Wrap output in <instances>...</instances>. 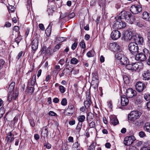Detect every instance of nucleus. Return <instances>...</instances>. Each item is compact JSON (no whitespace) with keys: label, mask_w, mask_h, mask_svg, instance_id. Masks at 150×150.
I'll return each mask as SVG.
<instances>
[{"label":"nucleus","mask_w":150,"mask_h":150,"mask_svg":"<svg viewBox=\"0 0 150 150\" xmlns=\"http://www.w3.org/2000/svg\"><path fill=\"white\" fill-rule=\"evenodd\" d=\"M135 55V58L137 61H144L146 59V55L143 53H140L138 54L137 53Z\"/></svg>","instance_id":"obj_12"},{"label":"nucleus","mask_w":150,"mask_h":150,"mask_svg":"<svg viewBox=\"0 0 150 150\" xmlns=\"http://www.w3.org/2000/svg\"><path fill=\"white\" fill-rule=\"evenodd\" d=\"M139 135L140 137H143L145 136V134L144 132L141 131L139 132Z\"/></svg>","instance_id":"obj_56"},{"label":"nucleus","mask_w":150,"mask_h":150,"mask_svg":"<svg viewBox=\"0 0 150 150\" xmlns=\"http://www.w3.org/2000/svg\"><path fill=\"white\" fill-rule=\"evenodd\" d=\"M140 150H150V147H143Z\"/></svg>","instance_id":"obj_62"},{"label":"nucleus","mask_w":150,"mask_h":150,"mask_svg":"<svg viewBox=\"0 0 150 150\" xmlns=\"http://www.w3.org/2000/svg\"><path fill=\"white\" fill-rule=\"evenodd\" d=\"M135 139L134 137L133 136L127 137L124 139V144L126 146H129L132 144Z\"/></svg>","instance_id":"obj_7"},{"label":"nucleus","mask_w":150,"mask_h":150,"mask_svg":"<svg viewBox=\"0 0 150 150\" xmlns=\"http://www.w3.org/2000/svg\"><path fill=\"white\" fill-rule=\"evenodd\" d=\"M41 53L43 54L48 53L47 47L43 46L41 50Z\"/></svg>","instance_id":"obj_40"},{"label":"nucleus","mask_w":150,"mask_h":150,"mask_svg":"<svg viewBox=\"0 0 150 150\" xmlns=\"http://www.w3.org/2000/svg\"><path fill=\"white\" fill-rule=\"evenodd\" d=\"M85 119V117L84 115H80L77 117V119L79 122H84Z\"/></svg>","instance_id":"obj_30"},{"label":"nucleus","mask_w":150,"mask_h":150,"mask_svg":"<svg viewBox=\"0 0 150 150\" xmlns=\"http://www.w3.org/2000/svg\"><path fill=\"white\" fill-rule=\"evenodd\" d=\"M105 61V58L103 55H101L100 57V61L101 63Z\"/></svg>","instance_id":"obj_63"},{"label":"nucleus","mask_w":150,"mask_h":150,"mask_svg":"<svg viewBox=\"0 0 150 150\" xmlns=\"http://www.w3.org/2000/svg\"><path fill=\"white\" fill-rule=\"evenodd\" d=\"M15 86V83L14 82H12L11 84L9 85V87L8 88L9 91V92L10 93L14 89Z\"/></svg>","instance_id":"obj_32"},{"label":"nucleus","mask_w":150,"mask_h":150,"mask_svg":"<svg viewBox=\"0 0 150 150\" xmlns=\"http://www.w3.org/2000/svg\"><path fill=\"white\" fill-rule=\"evenodd\" d=\"M91 101L89 99L84 102V105L86 107V109H89L91 105Z\"/></svg>","instance_id":"obj_27"},{"label":"nucleus","mask_w":150,"mask_h":150,"mask_svg":"<svg viewBox=\"0 0 150 150\" xmlns=\"http://www.w3.org/2000/svg\"><path fill=\"white\" fill-rule=\"evenodd\" d=\"M142 38L141 35L136 32L126 31L123 33L122 38Z\"/></svg>","instance_id":"obj_3"},{"label":"nucleus","mask_w":150,"mask_h":150,"mask_svg":"<svg viewBox=\"0 0 150 150\" xmlns=\"http://www.w3.org/2000/svg\"><path fill=\"white\" fill-rule=\"evenodd\" d=\"M66 40L64 38H56L55 42L59 44L65 41Z\"/></svg>","instance_id":"obj_41"},{"label":"nucleus","mask_w":150,"mask_h":150,"mask_svg":"<svg viewBox=\"0 0 150 150\" xmlns=\"http://www.w3.org/2000/svg\"><path fill=\"white\" fill-rule=\"evenodd\" d=\"M124 55L123 54L122 52H118L116 54L115 58L116 59L120 61L124 57Z\"/></svg>","instance_id":"obj_25"},{"label":"nucleus","mask_w":150,"mask_h":150,"mask_svg":"<svg viewBox=\"0 0 150 150\" xmlns=\"http://www.w3.org/2000/svg\"><path fill=\"white\" fill-rule=\"evenodd\" d=\"M34 91V88L33 87H28L27 89L26 90V92L28 93H33Z\"/></svg>","instance_id":"obj_36"},{"label":"nucleus","mask_w":150,"mask_h":150,"mask_svg":"<svg viewBox=\"0 0 150 150\" xmlns=\"http://www.w3.org/2000/svg\"><path fill=\"white\" fill-rule=\"evenodd\" d=\"M123 80L126 83H128L129 82V79L127 77H125V76H124L123 77Z\"/></svg>","instance_id":"obj_55"},{"label":"nucleus","mask_w":150,"mask_h":150,"mask_svg":"<svg viewBox=\"0 0 150 150\" xmlns=\"http://www.w3.org/2000/svg\"><path fill=\"white\" fill-rule=\"evenodd\" d=\"M14 134H13L11 132L8 133L6 139L7 143H10L13 141L14 139Z\"/></svg>","instance_id":"obj_18"},{"label":"nucleus","mask_w":150,"mask_h":150,"mask_svg":"<svg viewBox=\"0 0 150 150\" xmlns=\"http://www.w3.org/2000/svg\"><path fill=\"white\" fill-rule=\"evenodd\" d=\"M39 27L42 30H44L45 29V28L43 25L42 24H39Z\"/></svg>","instance_id":"obj_60"},{"label":"nucleus","mask_w":150,"mask_h":150,"mask_svg":"<svg viewBox=\"0 0 150 150\" xmlns=\"http://www.w3.org/2000/svg\"><path fill=\"white\" fill-rule=\"evenodd\" d=\"M92 81H95L96 80H99L98 77L96 73H93L92 74Z\"/></svg>","instance_id":"obj_34"},{"label":"nucleus","mask_w":150,"mask_h":150,"mask_svg":"<svg viewBox=\"0 0 150 150\" xmlns=\"http://www.w3.org/2000/svg\"><path fill=\"white\" fill-rule=\"evenodd\" d=\"M110 48L112 51H117L120 50V46L116 42L111 43L110 44Z\"/></svg>","instance_id":"obj_14"},{"label":"nucleus","mask_w":150,"mask_h":150,"mask_svg":"<svg viewBox=\"0 0 150 150\" xmlns=\"http://www.w3.org/2000/svg\"><path fill=\"white\" fill-rule=\"evenodd\" d=\"M77 46V43L76 42H75L72 45L71 48L73 50H74L76 47Z\"/></svg>","instance_id":"obj_54"},{"label":"nucleus","mask_w":150,"mask_h":150,"mask_svg":"<svg viewBox=\"0 0 150 150\" xmlns=\"http://www.w3.org/2000/svg\"><path fill=\"white\" fill-rule=\"evenodd\" d=\"M110 35L111 38H120L121 33L119 31L115 30L112 32Z\"/></svg>","instance_id":"obj_19"},{"label":"nucleus","mask_w":150,"mask_h":150,"mask_svg":"<svg viewBox=\"0 0 150 150\" xmlns=\"http://www.w3.org/2000/svg\"><path fill=\"white\" fill-rule=\"evenodd\" d=\"M59 89L60 92L62 93H64L66 91V88L62 85L59 86Z\"/></svg>","instance_id":"obj_39"},{"label":"nucleus","mask_w":150,"mask_h":150,"mask_svg":"<svg viewBox=\"0 0 150 150\" xmlns=\"http://www.w3.org/2000/svg\"><path fill=\"white\" fill-rule=\"evenodd\" d=\"M142 5L140 3L132 5L130 7V11L133 14H137L142 11Z\"/></svg>","instance_id":"obj_2"},{"label":"nucleus","mask_w":150,"mask_h":150,"mask_svg":"<svg viewBox=\"0 0 150 150\" xmlns=\"http://www.w3.org/2000/svg\"><path fill=\"white\" fill-rule=\"evenodd\" d=\"M36 75H34L33 76L31 82V84L32 86H33L34 85L35 83V82L36 81Z\"/></svg>","instance_id":"obj_42"},{"label":"nucleus","mask_w":150,"mask_h":150,"mask_svg":"<svg viewBox=\"0 0 150 150\" xmlns=\"http://www.w3.org/2000/svg\"><path fill=\"white\" fill-rule=\"evenodd\" d=\"M23 52L22 51H21L19 52L18 53L17 57H16V58L17 59H19L22 56V54H23Z\"/></svg>","instance_id":"obj_59"},{"label":"nucleus","mask_w":150,"mask_h":150,"mask_svg":"<svg viewBox=\"0 0 150 150\" xmlns=\"http://www.w3.org/2000/svg\"><path fill=\"white\" fill-rule=\"evenodd\" d=\"M120 62L122 65H125L127 64L129 62V61L128 59L124 56V57L120 61Z\"/></svg>","instance_id":"obj_22"},{"label":"nucleus","mask_w":150,"mask_h":150,"mask_svg":"<svg viewBox=\"0 0 150 150\" xmlns=\"http://www.w3.org/2000/svg\"><path fill=\"white\" fill-rule=\"evenodd\" d=\"M130 13L129 12H127L125 11H123L121 12L119 14V16L116 17H118L119 19H128Z\"/></svg>","instance_id":"obj_10"},{"label":"nucleus","mask_w":150,"mask_h":150,"mask_svg":"<svg viewBox=\"0 0 150 150\" xmlns=\"http://www.w3.org/2000/svg\"><path fill=\"white\" fill-rule=\"evenodd\" d=\"M79 61L75 58H72L70 61L71 64H75L78 62Z\"/></svg>","instance_id":"obj_37"},{"label":"nucleus","mask_w":150,"mask_h":150,"mask_svg":"<svg viewBox=\"0 0 150 150\" xmlns=\"http://www.w3.org/2000/svg\"><path fill=\"white\" fill-rule=\"evenodd\" d=\"M113 20V21L111 22V23L112 28L114 29L118 30L123 28L126 26V23L118 18V17H116Z\"/></svg>","instance_id":"obj_1"},{"label":"nucleus","mask_w":150,"mask_h":150,"mask_svg":"<svg viewBox=\"0 0 150 150\" xmlns=\"http://www.w3.org/2000/svg\"><path fill=\"white\" fill-rule=\"evenodd\" d=\"M134 43L137 45H142L144 43L143 38H134Z\"/></svg>","instance_id":"obj_24"},{"label":"nucleus","mask_w":150,"mask_h":150,"mask_svg":"<svg viewBox=\"0 0 150 150\" xmlns=\"http://www.w3.org/2000/svg\"><path fill=\"white\" fill-rule=\"evenodd\" d=\"M140 63L139 62H136L132 63V70L139 71L141 69V66L139 65Z\"/></svg>","instance_id":"obj_20"},{"label":"nucleus","mask_w":150,"mask_h":150,"mask_svg":"<svg viewBox=\"0 0 150 150\" xmlns=\"http://www.w3.org/2000/svg\"><path fill=\"white\" fill-rule=\"evenodd\" d=\"M129 50L131 53L135 55L137 54L139 50V47L134 42H131L129 45Z\"/></svg>","instance_id":"obj_5"},{"label":"nucleus","mask_w":150,"mask_h":150,"mask_svg":"<svg viewBox=\"0 0 150 150\" xmlns=\"http://www.w3.org/2000/svg\"><path fill=\"white\" fill-rule=\"evenodd\" d=\"M86 55L88 57H91L93 56L91 51H89L86 54Z\"/></svg>","instance_id":"obj_61"},{"label":"nucleus","mask_w":150,"mask_h":150,"mask_svg":"<svg viewBox=\"0 0 150 150\" xmlns=\"http://www.w3.org/2000/svg\"><path fill=\"white\" fill-rule=\"evenodd\" d=\"M64 62V59H61L59 61V63L61 65H63Z\"/></svg>","instance_id":"obj_64"},{"label":"nucleus","mask_w":150,"mask_h":150,"mask_svg":"<svg viewBox=\"0 0 150 150\" xmlns=\"http://www.w3.org/2000/svg\"><path fill=\"white\" fill-rule=\"evenodd\" d=\"M82 122H79L77 127L76 128V129L77 131L79 132L80 131L81 128L82 127Z\"/></svg>","instance_id":"obj_38"},{"label":"nucleus","mask_w":150,"mask_h":150,"mask_svg":"<svg viewBox=\"0 0 150 150\" xmlns=\"http://www.w3.org/2000/svg\"><path fill=\"white\" fill-rule=\"evenodd\" d=\"M99 83V80L92 81L91 84L93 88L96 89H98Z\"/></svg>","instance_id":"obj_23"},{"label":"nucleus","mask_w":150,"mask_h":150,"mask_svg":"<svg viewBox=\"0 0 150 150\" xmlns=\"http://www.w3.org/2000/svg\"><path fill=\"white\" fill-rule=\"evenodd\" d=\"M48 27L45 30V33L46 34V35L49 37L51 33V30H50V28H49Z\"/></svg>","instance_id":"obj_43"},{"label":"nucleus","mask_w":150,"mask_h":150,"mask_svg":"<svg viewBox=\"0 0 150 150\" xmlns=\"http://www.w3.org/2000/svg\"><path fill=\"white\" fill-rule=\"evenodd\" d=\"M110 122L114 125H117L118 123V121L115 116H111L110 117Z\"/></svg>","instance_id":"obj_21"},{"label":"nucleus","mask_w":150,"mask_h":150,"mask_svg":"<svg viewBox=\"0 0 150 150\" xmlns=\"http://www.w3.org/2000/svg\"><path fill=\"white\" fill-rule=\"evenodd\" d=\"M38 38H34L32 44V48L33 51H36L38 48Z\"/></svg>","instance_id":"obj_13"},{"label":"nucleus","mask_w":150,"mask_h":150,"mask_svg":"<svg viewBox=\"0 0 150 150\" xmlns=\"http://www.w3.org/2000/svg\"><path fill=\"white\" fill-rule=\"evenodd\" d=\"M8 9L12 12H13L15 11L14 7L12 6H11L9 7Z\"/></svg>","instance_id":"obj_57"},{"label":"nucleus","mask_w":150,"mask_h":150,"mask_svg":"<svg viewBox=\"0 0 150 150\" xmlns=\"http://www.w3.org/2000/svg\"><path fill=\"white\" fill-rule=\"evenodd\" d=\"M127 19L129 20V22L131 24L133 23L135 20V18L134 16H132V14L130 13L129 15V17Z\"/></svg>","instance_id":"obj_28"},{"label":"nucleus","mask_w":150,"mask_h":150,"mask_svg":"<svg viewBox=\"0 0 150 150\" xmlns=\"http://www.w3.org/2000/svg\"><path fill=\"white\" fill-rule=\"evenodd\" d=\"M135 89L139 92H142L146 88L145 84L139 81L137 82L135 85Z\"/></svg>","instance_id":"obj_8"},{"label":"nucleus","mask_w":150,"mask_h":150,"mask_svg":"<svg viewBox=\"0 0 150 150\" xmlns=\"http://www.w3.org/2000/svg\"><path fill=\"white\" fill-rule=\"evenodd\" d=\"M144 129L146 131L150 132V123H146L144 127Z\"/></svg>","instance_id":"obj_31"},{"label":"nucleus","mask_w":150,"mask_h":150,"mask_svg":"<svg viewBox=\"0 0 150 150\" xmlns=\"http://www.w3.org/2000/svg\"><path fill=\"white\" fill-rule=\"evenodd\" d=\"M142 76L143 80H149L150 79V71L147 70L144 71Z\"/></svg>","instance_id":"obj_17"},{"label":"nucleus","mask_w":150,"mask_h":150,"mask_svg":"<svg viewBox=\"0 0 150 150\" xmlns=\"http://www.w3.org/2000/svg\"><path fill=\"white\" fill-rule=\"evenodd\" d=\"M142 18L146 21L150 22V13L146 11H144L142 15Z\"/></svg>","instance_id":"obj_15"},{"label":"nucleus","mask_w":150,"mask_h":150,"mask_svg":"<svg viewBox=\"0 0 150 150\" xmlns=\"http://www.w3.org/2000/svg\"><path fill=\"white\" fill-rule=\"evenodd\" d=\"M142 99L141 96H137L135 100V104H140L142 102Z\"/></svg>","instance_id":"obj_26"},{"label":"nucleus","mask_w":150,"mask_h":150,"mask_svg":"<svg viewBox=\"0 0 150 150\" xmlns=\"http://www.w3.org/2000/svg\"><path fill=\"white\" fill-rule=\"evenodd\" d=\"M67 103V100L66 98H63L61 101V104L63 106L66 105Z\"/></svg>","instance_id":"obj_46"},{"label":"nucleus","mask_w":150,"mask_h":150,"mask_svg":"<svg viewBox=\"0 0 150 150\" xmlns=\"http://www.w3.org/2000/svg\"><path fill=\"white\" fill-rule=\"evenodd\" d=\"M133 121V124L135 126H139L141 125V123L139 122L138 120H132Z\"/></svg>","instance_id":"obj_44"},{"label":"nucleus","mask_w":150,"mask_h":150,"mask_svg":"<svg viewBox=\"0 0 150 150\" xmlns=\"http://www.w3.org/2000/svg\"><path fill=\"white\" fill-rule=\"evenodd\" d=\"M75 15V14L73 12L69 14L67 13H65V17L68 18L69 19H71L74 18V17Z\"/></svg>","instance_id":"obj_33"},{"label":"nucleus","mask_w":150,"mask_h":150,"mask_svg":"<svg viewBox=\"0 0 150 150\" xmlns=\"http://www.w3.org/2000/svg\"><path fill=\"white\" fill-rule=\"evenodd\" d=\"M141 113L138 111H133L130 112L128 116L129 118L131 120H135L139 118L141 115Z\"/></svg>","instance_id":"obj_4"},{"label":"nucleus","mask_w":150,"mask_h":150,"mask_svg":"<svg viewBox=\"0 0 150 150\" xmlns=\"http://www.w3.org/2000/svg\"><path fill=\"white\" fill-rule=\"evenodd\" d=\"M18 95V91L17 90H15L13 91L12 94L11 92L9 93L7 100L8 101H11L12 99L16 100L17 98Z\"/></svg>","instance_id":"obj_9"},{"label":"nucleus","mask_w":150,"mask_h":150,"mask_svg":"<svg viewBox=\"0 0 150 150\" xmlns=\"http://www.w3.org/2000/svg\"><path fill=\"white\" fill-rule=\"evenodd\" d=\"M75 109L74 105L71 104H69L67 108L65 110L64 113L66 115L71 116L73 114Z\"/></svg>","instance_id":"obj_6"},{"label":"nucleus","mask_w":150,"mask_h":150,"mask_svg":"<svg viewBox=\"0 0 150 150\" xmlns=\"http://www.w3.org/2000/svg\"><path fill=\"white\" fill-rule=\"evenodd\" d=\"M137 94L136 91L131 88H128L126 91V95L128 98H132Z\"/></svg>","instance_id":"obj_11"},{"label":"nucleus","mask_w":150,"mask_h":150,"mask_svg":"<svg viewBox=\"0 0 150 150\" xmlns=\"http://www.w3.org/2000/svg\"><path fill=\"white\" fill-rule=\"evenodd\" d=\"M129 103V100L125 96H123L121 97V104L123 106H125L127 105Z\"/></svg>","instance_id":"obj_16"},{"label":"nucleus","mask_w":150,"mask_h":150,"mask_svg":"<svg viewBox=\"0 0 150 150\" xmlns=\"http://www.w3.org/2000/svg\"><path fill=\"white\" fill-rule=\"evenodd\" d=\"M136 25L137 26L140 28L144 26V25L142 24V22H137Z\"/></svg>","instance_id":"obj_53"},{"label":"nucleus","mask_w":150,"mask_h":150,"mask_svg":"<svg viewBox=\"0 0 150 150\" xmlns=\"http://www.w3.org/2000/svg\"><path fill=\"white\" fill-rule=\"evenodd\" d=\"M80 45L82 48L84 49L86 47V45L83 41H81L80 43Z\"/></svg>","instance_id":"obj_48"},{"label":"nucleus","mask_w":150,"mask_h":150,"mask_svg":"<svg viewBox=\"0 0 150 150\" xmlns=\"http://www.w3.org/2000/svg\"><path fill=\"white\" fill-rule=\"evenodd\" d=\"M30 123L32 127H34L35 126V123L34 122V120L33 119H30Z\"/></svg>","instance_id":"obj_52"},{"label":"nucleus","mask_w":150,"mask_h":150,"mask_svg":"<svg viewBox=\"0 0 150 150\" xmlns=\"http://www.w3.org/2000/svg\"><path fill=\"white\" fill-rule=\"evenodd\" d=\"M73 149L74 150H80V146L78 142H75L73 145Z\"/></svg>","instance_id":"obj_29"},{"label":"nucleus","mask_w":150,"mask_h":150,"mask_svg":"<svg viewBox=\"0 0 150 150\" xmlns=\"http://www.w3.org/2000/svg\"><path fill=\"white\" fill-rule=\"evenodd\" d=\"M13 30L15 31H13V33H15V34H18V33L17 31L19 30V27L18 26H15L13 28Z\"/></svg>","instance_id":"obj_50"},{"label":"nucleus","mask_w":150,"mask_h":150,"mask_svg":"<svg viewBox=\"0 0 150 150\" xmlns=\"http://www.w3.org/2000/svg\"><path fill=\"white\" fill-rule=\"evenodd\" d=\"M96 124L94 122H91L89 124V126L90 128H93L95 127Z\"/></svg>","instance_id":"obj_51"},{"label":"nucleus","mask_w":150,"mask_h":150,"mask_svg":"<svg viewBox=\"0 0 150 150\" xmlns=\"http://www.w3.org/2000/svg\"><path fill=\"white\" fill-rule=\"evenodd\" d=\"M94 116L93 113H88V117H87V119L88 120V118H90L92 120Z\"/></svg>","instance_id":"obj_49"},{"label":"nucleus","mask_w":150,"mask_h":150,"mask_svg":"<svg viewBox=\"0 0 150 150\" xmlns=\"http://www.w3.org/2000/svg\"><path fill=\"white\" fill-rule=\"evenodd\" d=\"M126 66V68L128 70H132V64H127L126 65H125Z\"/></svg>","instance_id":"obj_45"},{"label":"nucleus","mask_w":150,"mask_h":150,"mask_svg":"<svg viewBox=\"0 0 150 150\" xmlns=\"http://www.w3.org/2000/svg\"><path fill=\"white\" fill-rule=\"evenodd\" d=\"M144 99L146 101H149L150 100V93H147L144 95Z\"/></svg>","instance_id":"obj_35"},{"label":"nucleus","mask_w":150,"mask_h":150,"mask_svg":"<svg viewBox=\"0 0 150 150\" xmlns=\"http://www.w3.org/2000/svg\"><path fill=\"white\" fill-rule=\"evenodd\" d=\"M49 115L51 116H55L57 114L52 111H50L49 112Z\"/></svg>","instance_id":"obj_58"},{"label":"nucleus","mask_w":150,"mask_h":150,"mask_svg":"<svg viewBox=\"0 0 150 150\" xmlns=\"http://www.w3.org/2000/svg\"><path fill=\"white\" fill-rule=\"evenodd\" d=\"M61 45V44L58 43L54 48L53 50L54 52H55L57 51L60 48Z\"/></svg>","instance_id":"obj_47"}]
</instances>
